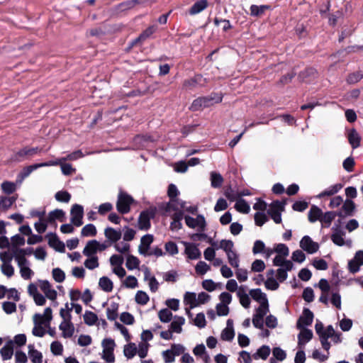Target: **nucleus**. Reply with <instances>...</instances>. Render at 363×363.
I'll return each instance as SVG.
<instances>
[{
  "label": "nucleus",
  "instance_id": "obj_1",
  "mask_svg": "<svg viewBox=\"0 0 363 363\" xmlns=\"http://www.w3.org/2000/svg\"><path fill=\"white\" fill-rule=\"evenodd\" d=\"M211 244L216 249H221L225 252L228 262L233 267H239V255L237 253L235 249L234 242L232 240L223 239L220 241L211 242Z\"/></svg>",
  "mask_w": 363,
  "mask_h": 363
},
{
  "label": "nucleus",
  "instance_id": "obj_2",
  "mask_svg": "<svg viewBox=\"0 0 363 363\" xmlns=\"http://www.w3.org/2000/svg\"><path fill=\"white\" fill-rule=\"evenodd\" d=\"M222 99L223 94L218 93L212 94L208 96L199 97L193 101L190 109L194 111L202 110L205 108L212 106L215 104L220 103Z\"/></svg>",
  "mask_w": 363,
  "mask_h": 363
},
{
  "label": "nucleus",
  "instance_id": "obj_3",
  "mask_svg": "<svg viewBox=\"0 0 363 363\" xmlns=\"http://www.w3.org/2000/svg\"><path fill=\"white\" fill-rule=\"evenodd\" d=\"M102 352L101 358L107 363H113L115 362L114 349L116 342L114 340L108 337L101 341Z\"/></svg>",
  "mask_w": 363,
  "mask_h": 363
},
{
  "label": "nucleus",
  "instance_id": "obj_4",
  "mask_svg": "<svg viewBox=\"0 0 363 363\" xmlns=\"http://www.w3.org/2000/svg\"><path fill=\"white\" fill-rule=\"evenodd\" d=\"M15 260L17 262L21 277L26 280L30 279L34 275V272L30 269L28 259L23 257V252L21 251L20 254L16 255Z\"/></svg>",
  "mask_w": 363,
  "mask_h": 363
},
{
  "label": "nucleus",
  "instance_id": "obj_5",
  "mask_svg": "<svg viewBox=\"0 0 363 363\" xmlns=\"http://www.w3.org/2000/svg\"><path fill=\"white\" fill-rule=\"evenodd\" d=\"M133 199L128 194L121 192L118 195L116 203L117 210L122 214L127 213L130 211V206Z\"/></svg>",
  "mask_w": 363,
  "mask_h": 363
},
{
  "label": "nucleus",
  "instance_id": "obj_6",
  "mask_svg": "<svg viewBox=\"0 0 363 363\" xmlns=\"http://www.w3.org/2000/svg\"><path fill=\"white\" fill-rule=\"evenodd\" d=\"M345 233L340 227H333L331 240L334 244L338 246H351L350 240H345Z\"/></svg>",
  "mask_w": 363,
  "mask_h": 363
},
{
  "label": "nucleus",
  "instance_id": "obj_7",
  "mask_svg": "<svg viewBox=\"0 0 363 363\" xmlns=\"http://www.w3.org/2000/svg\"><path fill=\"white\" fill-rule=\"evenodd\" d=\"M284 210V204L278 201L273 202L268 210V213L276 223L281 222V213Z\"/></svg>",
  "mask_w": 363,
  "mask_h": 363
},
{
  "label": "nucleus",
  "instance_id": "obj_8",
  "mask_svg": "<svg viewBox=\"0 0 363 363\" xmlns=\"http://www.w3.org/2000/svg\"><path fill=\"white\" fill-rule=\"evenodd\" d=\"M300 247L308 254H314L319 250V244L308 235L303 236L299 242Z\"/></svg>",
  "mask_w": 363,
  "mask_h": 363
},
{
  "label": "nucleus",
  "instance_id": "obj_9",
  "mask_svg": "<svg viewBox=\"0 0 363 363\" xmlns=\"http://www.w3.org/2000/svg\"><path fill=\"white\" fill-rule=\"evenodd\" d=\"M52 319V311L50 307L46 308L43 314L35 313L33 316V323L44 325L45 327L50 325Z\"/></svg>",
  "mask_w": 363,
  "mask_h": 363
},
{
  "label": "nucleus",
  "instance_id": "obj_10",
  "mask_svg": "<svg viewBox=\"0 0 363 363\" xmlns=\"http://www.w3.org/2000/svg\"><path fill=\"white\" fill-rule=\"evenodd\" d=\"M185 223L186 225L191 228L197 230H203L206 227V220L203 216L199 215L196 218L191 216H185Z\"/></svg>",
  "mask_w": 363,
  "mask_h": 363
},
{
  "label": "nucleus",
  "instance_id": "obj_11",
  "mask_svg": "<svg viewBox=\"0 0 363 363\" xmlns=\"http://www.w3.org/2000/svg\"><path fill=\"white\" fill-rule=\"evenodd\" d=\"M38 286L44 293L46 298L51 301H55L57 297V291L52 287L51 284L47 280H39Z\"/></svg>",
  "mask_w": 363,
  "mask_h": 363
},
{
  "label": "nucleus",
  "instance_id": "obj_12",
  "mask_svg": "<svg viewBox=\"0 0 363 363\" xmlns=\"http://www.w3.org/2000/svg\"><path fill=\"white\" fill-rule=\"evenodd\" d=\"M184 247V255L189 259H198L201 257V253L196 245L188 242H182Z\"/></svg>",
  "mask_w": 363,
  "mask_h": 363
},
{
  "label": "nucleus",
  "instance_id": "obj_13",
  "mask_svg": "<svg viewBox=\"0 0 363 363\" xmlns=\"http://www.w3.org/2000/svg\"><path fill=\"white\" fill-rule=\"evenodd\" d=\"M28 293L33 297L34 302L38 306H43L45 304V297L41 294L38 290V286L33 283H30L28 286Z\"/></svg>",
  "mask_w": 363,
  "mask_h": 363
},
{
  "label": "nucleus",
  "instance_id": "obj_14",
  "mask_svg": "<svg viewBox=\"0 0 363 363\" xmlns=\"http://www.w3.org/2000/svg\"><path fill=\"white\" fill-rule=\"evenodd\" d=\"M83 215V207L81 205L74 204L71 209L72 223L77 226H80L82 224Z\"/></svg>",
  "mask_w": 363,
  "mask_h": 363
},
{
  "label": "nucleus",
  "instance_id": "obj_15",
  "mask_svg": "<svg viewBox=\"0 0 363 363\" xmlns=\"http://www.w3.org/2000/svg\"><path fill=\"white\" fill-rule=\"evenodd\" d=\"M154 237L152 235L147 234L143 236L138 246V252L142 255L147 256L150 251V245L152 243Z\"/></svg>",
  "mask_w": 363,
  "mask_h": 363
},
{
  "label": "nucleus",
  "instance_id": "obj_16",
  "mask_svg": "<svg viewBox=\"0 0 363 363\" xmlns=\"http://www.w3.org/2000/svg\"><path fill=\"white\" fill-rule=\"evenodd\" d=\"M250 293L247 294L246 287L240 286L238 291L237 292V296L239 298L240 305L245 308H249L251 303L250 298Z\"/></svg>",
  "mask_w": 363,
  "mask_h": 363
},
{
  "label": "nucleus",
  "instance_id": "obj_17",
  "mask_svg": "<svg viewBox=\"0 0 363 363\" xmlns=\"http://www.w3.org/2000/svg\"><path fill=\"white\" fill-rule=\"evenodd\" d=\"M313 320V313L308 308L303 310L302 315L297 322L298 328H305L306 326L310 325Z\"/></svg>",
  "mask_w": 363,
  "mask_h": 363
},
{
  "label": "nucleus",
  "instance_id": "obj_18",
  "mask_svg": "<svg viewBox=\"0 0 363 363\" xmlns=\"http://www.w3.org/2000/svg\"><path fill=\"white\" fill-rule=\"evenodd\" d=\"M206 83V78H203L201 75H196L193 78L185 80L184 82V87L186 89H191L198 86H203Z\"/></svg>",
  "mask_w": 363,
  "mask_h": 363
},
{
  "label": "nucleus",
  "instance_id": "obj_19",
  "mask_svg": "<svg viewBox=\"0 0 363 363\" xmlns=\"http://www.w3.org/2000/svg\"><path fill=\"white\" fill-rule=\"evenodd\" d=\"M363 264V251L359 250L356 252L354 258L349 262V269L351 272H357L359 267Z\"/></svg>",
  "mask_w": 363,
  "mask_h": 363
},
{
  "label": "nucleus",
  "instance_id": "obj_20",
  "mask_svg": "<svg viewBox=\"0 0 363 363\" xmlns=\"http://www.w3.org/2000/svg\"><path fill=\"white\" fill-rule=\"evenodd\" d=\"M59 328L62 331V337L65 338L70 337L74 333V326L71 320H62Z\"/></svg>",
  "mask_w": 363,
  "mask_h": 363
},
{
  "label": "nucleus",
  "instance_id": "obj_21",
  "mask_svg": "<svg viewBox=\"0 0 363 363\" xmlns=\"http://www.w3.org/2000/svg\"><path fill=\"white\" fill-rule=\"evenodd\" d=\"M186 320L182 316L175 315L169 325V330L174 333L180 334L182 332V326L185 324Z\"/></svg>",
  "mask_w": 363,
  "mask_h": 363
},
{
  "label": "nucleus",
  "instance_id": "obj_22",
  "mask_svg": "<svg viewBox=\"0 0 363 363\" xmlns=\"http://www.w3.org/2000/svg\"><path fill=\"white\" fill-rule=\"evenodd\" d=\"M354 209V203L351 199H346L344 201L340 211L337 213V216L340 217L351 216Z\"/></svg>",
  "mask_w": 363,
  "mask_h": 363
},
{
  "label": "nucleus",
  "instance_id": "obj_23",
  "mask_svg": "<svg viewBox=\"0 0 363 363\" xmlns=\"http://www.w3.org/2000/svg\"><path fill=\"white\" fill-rule=\"evenodd\" d=\"M106 238L113 243L117 242L122 236L121 230H116L113 228L108 227L104 230Z\"/></svg>",
  "mask_w": 363,
  "mask_h": 363
},
{
  "label": "nucleus",
  "instance_id": "obj_24",
  "mask_svg": "<svg viewBox=\"0 0 363 363\" xmlns=\"http://www.w3.org/2000/svg\"><path fill=\"white\" fill-rule=\"evenodd\" d=\"M144 280L147 282L150 290L152 292H155L159 288V283L155 277L152 275L149 269L145 268L144 270Z\"/></svg>",
  "mask_w": 363,
  "mask_h": 363
},
{
  "label": "nucleus",
  "instance_id": "obj_25",
  "mask_svg": "<svg viewBox=\"0 0 363 363\" xmlns=\"http://www.w3.org/2000/svg\"><path fill=\"white\" fill-rule=\"evenodd\" d=\"M28 354L32 363H42L43 354L39 350H36L33 345L28 346Z\"/></svg>",
  "mask_w": 363,
  "mask_h": 363
},
{
  "label": "nucleus",
  "instance_id": "obj_26",
  "mask_svg": "<svg viewBox=\"0 0 363 363\" xmlns=\"http://www.w3.org/2000/svg\"><path fill=\"white\" fill-rule=\"evenodd\" d=\"M152 214L148 211L140 213L138 219V228L141 230H147L150 227V218Z\"/></svg>",
  "mask_w": 363,
  "mask_h": 363
},
{
  "label": "nucleus",
  "instance_id": "obj_27",
  "mask_svg": "<svg viewBox=\"0 0 363 363\" xmlns=\"http://www.w3.org/2000/svg\"><path fill=\"white\" fill-rule=\"evenodd\" d=\"M250 295L253 300L259 304L269 303L266 294L262 291L260 289H254L250 291Z\"/></svg>",
  "mask_w": 363,
  "mask_h": 363
},
{
  "label": "nucleus",
  "instance_id": "obj_28",
  "mask_svg": "<svg viewBox=\"0 0 363 363\" xmlns=\"http://www.w3.org/2000/svg\"><path fill=\"white\" fill-rule=\"evenodd\" d=\"M335 331L333 326L329 325L325 330L324 333L321 335V337L320 338L323 347L325 350H328L330 349V343L328 342V338H331L333 335L335 334Z\"/></svg>",
  "mask_w": 363,
  "mask_h": 363
},
{
  "label": "nucleus",
  "instance_id": "obj_29",
  "mask_svg": "<svg viewBox=\"0 0 363 363\" xmlns=\"http://www.w3.org/2000/svg\"><path fill=\"white\" fill-rule=\"evenodd\" d=\"M98 252L96 247V240H91L87 242L82 253L86 257L96 256V253Z\"/></svg>",
  "mask_w": 363,
  "mask_h": 363
},
{
  "label": "nucleus",
  "instance_id": "obj_30",
  "mask_svg": "<svg viewBox=\"0 0 363 363\" xmlns=\"http://www.w3.org/2000/svg\"><path fill=\"white\" fill-rule=\"evenodd\" d=\"M301 330L298 334V345H304L309 342L313 337V333L311 330L306 328H300Z\"/></svg>",
  "mask_w": 363,
  "mask_h": 363
},
{
  "label": "nucleus",
  "instance_id": "obj_31",
  "mask_svg": "<svg viewBox=\"0 0 363 363\" xmlns=\"http://www.w3.org/2000/svg\"><path fill=\"white\" fill-rule=\"evenodd\" d=\"M0 354L3 360H9L11 359L13 354L12 342H8L4 347L1 348Z\"/></svg>",
  "mask_w": 363,
  "mask_h": 363
},
{
  "label": "nucleus",
  "instance_id": "obj_32",
  "mask_svg": "<svg viewBox=\"0 0 363 363\" xmlns=\"http://www.w3.org/2000/svg\"><path fill=\"white\" fill-rule=\"evenodd\" d=\"M118 303L111 302L106 308V316L109 320H115L118 318Z\"/></svg>",
  "mask_w": 363,
  "mask_h": 363
},
{
  "label": "nucleus",
  "instance_id": "obj_33",
  "mask_svg": "<svg viewBox=\"0 0 363 363\" xmlns=\"http://www.w3.org/2000/svg\"><path fill=\"white\" fill-rule=\"evenodd\" d=\"M342 188V185L341 184H335L334 185L329 186L325 190H324L323 191L320 193L317 196V197L320 199L324 196H333V195L335 194L336 193H337L338 191H340Z\"/></svg>",
  "mask_w": 363,
  "mask_h": 363
},
{
  "label": "nucleus",
  "instance_id": "obj_34",
  "mask_svg": "<svg viewBox=\"0 0 363 363\" xmlns=\"http://www.w3.org/2000/svg\"><path fill=\"white\" fill-rule=\"evenodd\" d=\"M184 303L186 305H189L191 308L199 306L197 295L193 292H186L184 296Z\"/></svg>",
  "mask_w": 363,
  "mask_h": 363
},
{
  "label": "nucleus",
  "instance_id": "obj_35",
  "mask_svg": "<svg viewBox=\"0 0 363 363\" xmlns=\"http://www.w3.org/2000/svg\"><path fill=\"white\" fill-rule=\"evenodd\" d=\"M235 333L232 322L228 320L227 322V327L223 330L221 333V338L223 340L230 341L233 339Z\"/></svg>",
  "mask_w": 363,
  "mask_h": 363
},
{
  "label": "nucleus",
  "instance_id": "obj_36",
  "mask_svg": "<svg viewBox=\"0 0 363 363\" xmlns=\"http://www.w3.org/2000/svg\"><path fill=\"white\" fill-rule=\"evenodd\" d=\"M193 353L196 356H200L204 363L209 362L210 357L206 354V347L203 344L196 345L193 350Z\"/></svg>",
  "mask_w": 363,
  "mask_h": 363
},
{
  "label": "nucleus",
  "instance_id": "obj_37",
  "mask_svg": "<svg viewBox=\"0 0 363 363\" xmlns=\"http://www.w3.org/2000/svg\"><path fill=\"white\" fill-rule=\"evenodd\" d=\"M128 342L123 347V354L128 359H132L137 354V346L133 342Z\"/></svg>",
  "mask_w": 363,
  "mask_h": 363
},
{
  "label": "nucleus",
  "instance_id": "obj_38",
  "mask_svg": "<svg viewBox=\"0 0 363 363\" xmlns=\"http://www.w3.org/2000/svg\"><path fill=\"white\" fill-rule=\"evenodd\" d=\"M211 185L213 188H219L223 183V178L220 174L216 172H211L210 173Z\"/></svg>",
  "mask_w": 363,
  "mask_h": 363
},
{
  "label": "nucleus",
  "instance_id": "obj_39",
  "mask_svg": "<svg viewBox=\"0 0 363 363\" xmlns=\"http://www.w3.org/2000/svg\"><path fill=\"white\" fill-rule=\"evenodd\" d=\"M208 6L206 0H200L196 2L190 9L189 13L191 15L197 14L203 11Z\"/></svg>",
  "mask_w": 363,
  "mask_h": 363
},
{
  "label": "nucleus",
  "instance_id": "obj_40",
  "mask_svg": "<svg viewBox=\"0 0 363 363\" xmlns=\"http://www.w3.org/2000/svg\"><path fill=\"white\" fill-rule=\"evenodd\" d=\"M323 211L320 208L315 206H313L308 211V220L311 223H314L320 220Z\"/></svg>",
  "mask_w": 363,
  "mask_h": 363
},
{
  "label": "nucleus",
  "instance_id": "obj_41",
  "mask_svg": "<svg viewBox=\"0 0 363 363\" xmlns=\"http://www.w3.org/2000/svg\"><path fill=\"white\" fill-rule=\"evenodd\" d=\"M270 352L271 350L269 346L263 345L257 350V351L252 355V357L255 359H266L269 357Z\"/></svg>",
  "mask_w": 363,
  "mask_h": 363
},
{
  "label": "nucleus",
  "instance_id": "obj_42",
  "mask_svg": "<svg viewBox=\"0 0 363 363\" xmlns=\"http://www.w3.org/2000/svg\"><path fill=\"white\" fill-rule=\"evenodd\" d=\"M360 140L361 138L355 130L352 129L349 132L348 140L353 148H357L359 146Z\"/></svg>",
  "mask_w": 363,
  "mask_h": 363
},
{
  "label": "nucleus",
  "instance_id": "obj_43",
  "mask_svg": "<svg viewBox=\"0 0 363 363\" xmlns=\"http://www.w3.org/2000/svg\"><path fill=\"white\" fill-rule=\"evenodd\" d=\"M99 285L100 288L106 291L111 292L113 288V284L112 281L107 277H103L99 279Z\"/></svg>",
  "mask_w": 363,
  "mask_h": 363
},
{
  "label": "nucleus",
  "instance_id": "obj_44",
  "mask_svg": "<svg viewBox=\"0 0 363 363\" xmlns=\"http://www.w3.org/2000/svg\"><path fill=\"white\" fill-rule=\"evenodd\" d=\"M87 258L84 260V267L89 269L94 270L99 267V257L97 256H90L86 257Z\"/></svg>",
  "mask_w": 363,
  "mask_h": 363
},
{
  "label": "nucleus",
  "instance_id": "obj_45",
  "mask_svg": "<svg viewBox=\"0 0 363 363\" xmlns=\"http://www.w3.org/2000/svg\"><path fill=\"white\" fill-rule=\"evenodd\" d=\"M139 259L132 255H129L126 257L125 266L129 270H133L138 269L140 265Z\"/></svg>",
  "mask_w": 363,
  "mask_h": 363
},
{
  "label": "nucleus",
  "instance_id": "obj_46",
  "mask_svg": "<svg viewBox=\"0 0 363 363\" xmlns=\"http://www.w3.org/2000/svg\"><path fill=\"white\" fill-rule=\"evenodd\" d=\"M84 321L88 325H94L98 320V316L92 311H86L84 315Z\"/></svg>",
  "mask_w": 363,
  "mask_h": 363
},
{
  "label": "nucleus",
  "instance_id": "obj_47",
  "mask_svg": "<svg viewBox=\"0 0 363 363\" xmlns=\"http://www.w3.org/2000/svg\"><path fill=\"white\" fill-rule=\"evenodd\" d=\"M97 233V230L94 225L87 224L84 225L81 231V235L83 237H92L95 236Z\"/></svg>",
  "mask_w": 363,
  "mask_h": 363
},
{
  "label": "nucleus",
  "instance_id": "obj_48",
  "mask_svg": "<svg viewBox=\"0 0 363 363\" xmlns=\"http://www.w3.org/2000/svg\"><path fill=\"white\" fill-rule=\"evenodd\" d=\"M67 160H62L60 163V169L62 174L69 176L76 172V169L71 164L67 163Z\"/></svg>",
  "mask_w": 363,
  "mask_h": 363
},
{
  "label": "nucleus",
  "instance_id": "obj_49",
  "mask_svg": "<svg viewBox=\"0 0 363 363\" xmlns=\"http://www.w3.org/2000/svg\"><path fill=\"white\" fill-rule=\"evenodd\" d=\"M235 208L240 213H248L250 210V207L248 203L243 199H239L235 204Z\"/></svg>",
  "mask_w": 363,
  "mask_h": 363
},
{
  "label": "nucleus",
  "instance_id": "obj_50",
  "mask_svg": "<svg viewBox=\"0 0 363 363\" xmlns=\"http://www.w3.org/2000/svg\"><path fill=\"white\" fill-rule=\"evenodd\" d=\"M268 9H269V6L267 5H252L250 6V14L254 16H259L262 15L265 11Z\"/></svg>",
  "mask_w": 363,
  "mask_h": 363
},
{
  "label": "nucleus",
  "instance_id": "obj_51",
  "mask_svg": "<svg viewBox=\"0 0 363 363\" xmlns=\"http://www.w3.org/2000/svg\"><path fill=\"white\" fill-rule=\"evenodd\" d=\"M135 302L140 305H146L150 300L149 296L143 291H138L135 296Z\"/></svg>",
  "mask_w": 363,
  "mask_h": 363
},
{
  "label": "nucleus",
  "instance_id": "obj_52",
  "mask_svg": "<svg viewBox=\"0 0 363 363\" xmlns=\"http://www.w3.org/2000/svg\"><path fill=\"white\" fill-rule=\"evenodd\" d=\"M337 216V213L333 211H328L324 214L322 213L320 221L323 223L326 224L328 226L330 225L332 221L335 219V218Z\"/></svg>",
  "mask_w": 363,
  "mask_h": 363
},
{
  "label": "nucleus",
  "instance_id": "obj_53",
  "mask_svg": "<svg viewBox=\"0 0 363 363\" xmlns=\"http://www.w3.org/2000/svg\"><path fill=\"white\" fill-rule=\"evenodd\" d=\"M50 245L55 249L58 252H64L65 251V244L60 241L56 237H52L49 240Z\"/></svg>",
  "mask_w": 363,
  "mask_h": 363
},
{
  "label": "nucleus",
  "instance_id": "obj_54",
  "mask_svg": "<svg viewBox=\"0 0 363 363\" xmlns=\"http://www.w3.org/2000/svg\"><path fill=\"white\" fill-rule=\"evenodd\" d=\"M210 269V265L203 261H199L195 267V271L199 275H204Z\"/></svg>",
  "mask_w": 363,
  "mask_h": 363
},
{
  "label": "nucleus",
  "instance_id": "obj_55",
  "mask_svg": "<svg viewBox=\"0 0 363 363\" xmlns=\"http://www.w3.org/2000/svg\"><path fill=\"white\" fill-rule=\"evenodd\" d=\"M1 270L2 273L8 277H11L14 274V268L10 263V259L9 262H4L1 266Z\"/></svg>",
  "mask_w": 363,
  "mask_h": 363
},
{
  "label": "nucleus",
  "instance_id": "obj_56",
  "mask_svg": "<svg viewBox=\"0 0 363 363\" xmlns=\"http://www.w3.org/2000/svg\"><path fill=\"white\" fill-rule=\"evenodd\" d=\"M158 318L162 323H168L172 318V313L167 309L164 308L158 312Z\"/></svg>",
  "mask_w": 363,
  "mask_h": 363
},
{
  "label": "nucleus",
  "instance_id": "obj_57",
  "mask_svg": "<svg viewBox=\"0 0 363 363\" xmlns=\"http://www.w3.org/2000/svg\"><path fill=\"white\" fill-rule=\"evenodd\" d=\"M51 352L56 356L62 355L63 352V345L59 341H54L50 345Z\"/></svg>",
  "mask_w": 363,
  "mask_h": 363
},
{
  "label": "nucleus",
  "instance_id": "obj_58",
  "mask_svg": "<svg viewBox=\"0 0 363 363\" xmlns=\"http://www.w3.org/2000/svg\"><path fill=\"white\" fill-rule=\"evenodd\" d=\"M274 252L277 255L287 257L289 254V247L283 243H279L274 245Z\"/></svg>",
  "mask_w": 363,
  "mask_h": 363
},
{
  "label": "nucleus",
  "instance_id": "obj_59",
  "mask_svg": "<svg viewBox=\"0 0 363 363\" xmlns=\"http://www.w3.org/2000/svg\"><path fill=\"white\" fill-rule=\"evenodd\" d=\"M114 327L116 329L118 330L121 335L124 337L126 342H130L131 340V335H130L128 330L123 326L122 324L116 322L114 324Z\"/></svg>",
  "mask_w": 363,
  "mask_h": 363
},
{
  "label": "nucleus",
  "instance_id": "obj_60",
  "mask_svg": "<svg viewBox=\"0 0 363 363\" xmlns=\"http://www.w3.org/2000/svg\"><path fill=\"white\" fill-rule=\"evenodd\" d=\"M126 288L135 289L138 286V282L134 276H128L123 282Z\"/></svg>",
  "mask_w": 363,
  "mask_h": 363
},
{
  "label": "nucleus",
  "instance_id": "obj_61",
  "mask_svg": "<svg viewBox=\"0 0 363 363\" xmlns=\"http://www.w3.org/2000/svg\"><path fill=\"white\" fill-rule=\"evenodd\" d=\"M149 344L147 342H140L137 347V354L140 358H145L147 355Z\"/></svg>",
  "mask_w": 363,
  "mask_h": 363
},
{
  "label": "nucleus",
  "instance_id": "obj_62",
  "mask_svg": "<svg viewBox=\"0 0 363 363\" xmlns=\"http://www.w3.org/2000/svg\"><path fill=\"white\" fill-rule=\"evenodd\" d=\"M120 320L124 324L133 325L135 323L134 316L128 312H123L120 315Z\"/></svg>",
  "mask_w": 363,
  "mask_h": 363
},
{
  "label": "nucleus",
  "instance_id": "obj_63",
  "mask_svg": "<svg viewBox=\"0 0 363 363\" xmlns=\"http://www.w3.org/2000/svg\"><path fill=\"white\" fill-rule=\"evenodd\" d=\"M115 250L120 253H126L130 250V245L128 242L122 241L121 242H116L114 245Z\"/></svg>",
  "mask_w": 363,
  "mask_h": 363
},
{
  "label": "nucleus",
  "instance_id": "obj_64",
  "mask_svg": "<svg viewBox=\"0 0 363 363\" xmlns=\"http://www.w3.org/2000/svg\"><path fill=\"white\" fill-rule=\"evenodd\" d=\"M52 274L53 279L58 283L62 282L65 279V272L59 268L53 269Z\"/></svg>",
  "mask_w": 363,
  "mask_h": 363
}]
</instances>
